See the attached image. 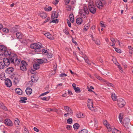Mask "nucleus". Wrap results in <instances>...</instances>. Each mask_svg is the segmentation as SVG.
Segmentation results:
<instances>
[{
    "instance_id": "51",
    "label": "nucleus",
    "mask_w": 133,
    "mask_h": 133,
    "mask_svg": "<svg viewBox=\"0 0 133 133\" xmlns=\"http://www.w3.org/2000/svg\"><path fill=\"white\" fill-rule=\"evenodd\" d=\"M1 108L5 111H8V110L7 108L5 106L4 104Z\"/></svg>"
},
{
    "instance_id": "52",
    "label": "nucleus",
    "mask_w": 133,
    "mask_h": 133,
    "mask_svg": "<svg viewBox=\"0 0 133 133\" xmlns=\"http://www.w3.org/2000/svg\"><path fill=\"white\" fill-rule=\"evenodd\" d=\"M103 124L104 125H105L106 127H107L108 123L107 120H104L103 121Z\"/></svg>"
},
{
    "instance_id": "32",
    "label": "nucleus",
    "mask_w": 133,
    "mask_h": 133,
    "mask_svg": "<svg viewBox=\"0 0 133 133\" xmlns=\"http://www.w3.org/2000/svg\"><path fill=\"white\" fill-rule=\"evenodd\" d=\"M20 68L23 71H25L26 70V65H21Z\"/></svg>"
},
{
    "instance_id": "1",
    "label": "nucleus",
    "mask_w": 133,
    "mask_h": 133,
    "mask_svg": "<svg viewBox=\"0 0 133 133\" xmlns=\"http://www.w3.org/2000/svg\"><path fill=\"white\" fill-rule=\"evenodd\" d=\"M17 57L16 54L12 53L8 57H6L3 59L4 63L6 66H8L10 64L14 63V61Z\"/></svg>"
},
{
    "instance_id": "27",
    "label": "nucleus",
    "mask_w": 133,
    "mask_h": 133,
    "mask_svg": "<svg viewBox=\"0 0 133 133\" xmlns=\"http://www.w3.org/2000/svg\"><path fill=\"white\" fill-rule=\"evenodd\" d=\"M76 21L77 24H81L82 22V19L81 18H77L76 19Z\"/></svg>"
},
{
    "instance_id": "63",
    "label": "nucleus",
    "mask_w": 133,
    "mask_h": 133,
    "mask_svg": "<svg viewBox=\"0 0 133 133\" xmlns=\"http://www.w3.org/2000/svg\"><path fill=\"white\" fill-rule=\"evenodd\" d=\"M24 133H29L28 130L26 128H25L24 129Z\"/></svg>"
},
{
    "instance_id": "8",
    "label": "nucleus",
    "mask_w": 133,
    "mask_h": 133,
    "mask_svg": "<svg viewBox=\"0 0 133 133\" xmlns=\"http://www.w3.org/2000/svg\"><path fill=\"white\" fill-rule=\"evenodd\" d=\"M117 104L119 107L122 108L125 105V102L124 99L121 98H120L117 100Z\"/></svg>"
},
{
    "instance_id": "30",
    "label": "nucleus",
    "mask_w": 133,
    "mask_h": 133,
    "mask_svg": "<svg viewBox=\"0 0 133 133\" xmlns=\"http://www.w3.org/2000/svg\"><path fill=\"white\" fill-rule=\"evenodd\" d=\"M80 127L79 124L77 123H75L73 125V128L74 130L78 129Z\"/></svg>"
},
{
    "instance_id": "42",
    "label": "nucleus",
    "mask_w": 133,
    "mask_h": 133,
    "mask_svg": "<svg viewBox=\"0 0 133 133\" xmlns=\"http://www.w3.org/2000/svg\"><path fill=\"white\" fill-rule=\"evenodd\" d=\"M63 31L65 33V34L66 35H68L69 34V32L68 31L67 28H65L63 30Z\"/></svg>"
},
{
    "instance_id": "24",
    "label": "nucleus",
    "mask_w": 133,
    "mask_h": 133,
    "mask_svg": "<svg viewBox=\"0 0 133 133\" xmlns=\"http://www.w3.org/2000/svg\"><path fill=\"white\" fill-rule=\"evenodd\" d=\"M111 96L112 99L114 101H116L117 100V98L116 95L114 93L111 94Z\"/></svg>"
},
{
    "instance_id": "20",
    "label": "nucleus",
    "mask_w": 133,
    "mask_h": 133,
    "mask_svg": "<svg viewBox=\"0 0 133 133\" xmlns=\"http://www.w3.org/2000/svg\"><path fill=\"white\" fill-rule=\"evenodd\" d=\"M40 68V65L36 62L34 63V69L36 70H38Z\"/></svg>"
},
{
    "instance_id": "4",
    "label": "nucleus",
    "mask_w": 133,
    "mask_h": 133,
    "mask_svg": "<svg viewBox=\"0 0 133 133\" xmlns=\"http://www.w3.org/2000/svg\"><path fill=\"white\" fill-rule=\"evenodd\" d=\"M130 122V119L128 118H124L123 121L122 122V124H123L126 128L128 129L131 124Z\"/></svg>"
},
{
    "instance_id": "21",
    "label": "nucleus",
    "mask_w": 133,
    "mask_h": 133,
    "mask_svg": "<svg viewBox=\"0 0 133 133\" xmlns=\"http://www.w3.org/2000/svg\"><path fill=\"white\" fill-rule=\"evenodd\" d=\"M6 47L3 45H0V51H2V53H3L4 52L7 50Z\"/></svg>"
},
{
    "instance_id": "54",
    "label": "nucleus",
    "mask_w": 133,
    "mask_h": 133,
    "mask_svg": "<svg viewBox=\"0 0 133 133\" xmlns=\"http://www.w3.org/2000/svg\"><path fill=\"white\" fill-rule=\"evenodd\" d=\"M67 76V74H65V73H63L61 74L59 76L62 77H66Z\"/></svg>"
},
{
    "instance_id": "6",
    "label": "nucleus",
    "mask_w": 133,
    "mask_h": 133,
    "mask_svg": "<svg viewBox=\"0 0 133 133\" xmlns=\"http://www.w3.org/2000/svg\"><path fill=\"white\" fill-rule=\"evenodd\" d=\"M93 101L91 99H88V100L87 107L89 109L92 111H94L95 109L93 106Z\"/></svg>"
},
{
    "instance_id": "64",
    "label": "nucleus",
    "mask_w": 133,
    "mask_h": 133,
    "mask_svg": "<svg viewBox=\"0 0 133 133\" xmlns=\"http://www.w3.org/2000/svg\"><path fill=\"white\" fill-rule=\"evenodd\" d=\"M50 19V18L49 17H48L47 18V19H46L43 22V23H45L48 21Z\"/></svg>"
},
{
    "instance_id": "9",
    "label": "nucleus",
    "mask_w": 133,
    "mask_h": 133,
    "mask_svg": "<svg viewBox=\"0 0 133 133\" xmlns=\"http://www.w3.org/2000/svg\"><path fill=\"white\" fill-rule=\"evenodd\" d=\"M43 59H44V60L41 59L34 58V61L35 62V61L36 60V62L39 65L47 62V60L45 58Z\"/></svg>"
},
{
    "instance_id": "50",
    "label": "nucleus",
    "mask_w": 133,
    "mask_h": 133,
    "mask_svg": "<svg viewBox=\"0 0 133 133\" xmlns=\"http://www.w3.org/2000/svg\"><path fill=\"white\" fill-rule=\"evenodd\" d=\"M89 26L87 24H85L84 28V29L86 31L87 30L89 29Z\"/></svg>"
},
{
    "instance_id": "47",
    "label": "nucleus",
    "mask_w": 133,
    "mask_h": 133,
    "mask_svg": "<svg viewBox=\"0 0 133 133\" xmlns=\"http://www.w3.org/2000/svg\"><path fill=\"white\" fill-rule=\"evenodd\" d=\"M95 42V43L97 45H99L100 44V42L99 40L98 39H97L95 41L93 40Z\"/></svg>"
},
{
    "instance_id": "2",
    "label": "nucleus",
    "mask_w": 133,
    "mask_h": 133,
    "mask_svg": "<svg viewBox=\"0 0 133 133\" xmlns=\"http://www.w3.org/2000/svg\"><path fill=\"white\" fill-rule=\"evenodd\" d=\"M79 13L81 17L83 18H84L86 17V14H89V11L87 7L84 6L83 7L82 9L79 10Z\"/></svg>"
},
{
    "instance_id": "60",
    "label": "nucleus",
    "mask_w": 133,
    "mask_h": 133,
    "mask_svg": "<svg viewBox=\"0 0 133 133\" xmlns=\"http://www.w3.org/2000/svg\"><path fill=\"white\" fill-rule=\"evenodd\" d=\"M3 31L4 32H9V30L7 28H3Z\"/></svg>"
},
{
    "instance_id": "43",
    "label": "nucleus",
    "mask_w": 133,
    "mask_h": 133,
    "mask_svg": "<svg viewBox=\"0 0 133 133\" xmlns=\"http://www.w3.org/2000/svg\"><path fill=\"white\" fill-rule=\"evenodd\" d=\"M67 122L68 123L70 124L72 122V119L71 118H69L67 120Z\"/></svg>"
},
{
    "instance_id": "62",
    "label": "nucleus",
    "mask_w": 133,
    "mask_h": 133,
    "mask_svg": "<svg viewBox=\"0 0 133 133\" xmlns=\"http://www.w3.org/2000/svg\"><path fill=\"white\" fill-rule=\"evenodd\" d=\"M42 54H45L46 53H47V52H48L47 51V50H46L44 49H42Z\"/></svg>"
},
{
    "instance_id": "44",
    "label": "nucleus",
    "mask_w": 133,
    "mask_h": 133,
    "mask_svg": "<svg viewBox=\"0 0 133 133\" xmlns=\"http://www.w3.org/2000/svg\"><path fill=\"white\" fill-rule=\"evenodd\" d=\"M74 90L75 91V92L77 93H79L81 91L80 88L78 87H77Z\"/></svg>"
},
{
    "instance_id": "13",
    "label": "nucleus",
    "mask_w": 133,
    "mask_h": 133,
    "mask_svg": "<svg viewBox=\"0 0 133 133\" xmlns=\"http://www.w3.org/2000/svg\"><path fill=\"white\" fill-rule=\"evenodd\" d=\"M4 123L7 125L12 126L13 125V124L12 122L9 119H6L4 120Z\"/></svg>"
},
{
    "instance_id": "61",
    "label": "nucleus",
    "mask_w": 133,
    "mask_h": 133,
    "mask_svg": "<svg viewBox=\"0 0 133 133\" xmlns=\"http://www.w3.org/2000/svg\"><path fill=\"white\" fill-rule=\"evenodd\" d=\"M67 23L68 26L69 27H71V24L70 21L68 19H67Z\"/></svg>"
},
{
    "instance_id": "53",
    "label": "nucleus",
    "mask_w": 133,
    "mask_h": 133,
    "mask_svg": "<svg viewBox=\"0 0 133 133\" xmlns=\"http://www.w3.org/2000/svg\"><path fill=\"white\" fill-rule=\"evenodd\" d=\"M67 9V10L68 11H70L71 10V7L70 5H68L66 7Z\"/></svg>"
},
{
    "instance_id": "11",
    "label": "nucleus",
    "mask_w": 133,
    "mask_h": 133,
    "mask_svg": "<svg viewBox=\"0 0 133 133\" xmlns=\"http://www.w3.org/2000/svg\"><path fill=\"white\" fill-rule=\"evenodd\" d=\"M5 83L6 86L8 87H10L12 85L11 81L8 78H7L5 80Z\"/></svg>"
},
{
    "instance_id": "15",
    "label": "nucleus",
    "mask_w": 133,
    "mask_h": 133,
    "mask_svg": "<svg viewBox=\"0 0 133 133\" xmlns=\"http://www.w3.org/2000/svg\"><path fill=\"white\" fill-rule=\"evenodd\" d=\"M21 60L20 59H18L17 57V58H16V59H15V61H14V63L12 64H14L15 66L18 65L21 63Z\"/></svg>"
},
{
    "instance_id": "56",
    "label": "nucleus",
    "mask_w": 133,
    "mask_h": 133,
    "mask_svg": "<svg viewBox=\"0 0 133 133\" xmlns=\"http://www.w3.org/2000/svg\"><path fill=\"white\" fill-rule=\"evenodd\" d=\"M72 127L71 126L69 125H68L67 126V127H66V128L68 130H70L72 128Z\"/></svg>"
},
{
    "instance_id": "39",
    "label": "nucleus",
    "mask_w": 133,
    "mask_h": 133,
    "mask_svg": "<svg viewBox=\"0 0 133 133\" xmlns=\"http://www.w3.org/2000/svg\"><path fill=\"white\" fill-rule=\"evenodd\" d=\"M111 130L112 131V133H115V131L118 132H119L120 133H121V132L119 131L117 129H116L115 128H113L111 129ZM111 131V130H110Z\"/></svg>"
},
{
    "instance_id": "57",
    "label": "nucleus",
    "mask_w": 133,
    "mask_h": 133,
    "mask_svg": "<svg viewBox=\"0 0 133 133\" xmlns=\"http://www.w3.org/2000/svg\"><path fill=\"white\" fill-rule=\"evenodd\" d=\"M49 92H50L49 91H47L46 92H45L41 94L40 96H44V95H45L47 94L48 93H49Z\"/></svg>"
},
{
    "instance_id": "35",
    "label": "nucleus",
    "mask_w": 133,
    "mask_h": 133,
    "mask_svg": "<svg viewBox=\"0 0 133 133\" xmlns=\"http://www.w3.org/2000/svg\"><path fill=\"white\" fill-rule=\"evenodd\" d=\"M52 7L51 6H49L48 8H44V10L46 11H49L52 10Z\"/></svg>"
},
{
    "instance_id": "17",
    "label": "nucleus",
    "mask_w": 133,
    "mask_h": 133,
    "mask_svg": "<svg viewBox=\"0 0 133 133\" xmlns=\"http://www.w3.org/2000/svg\"><path fill=\"white\" fill-rule=\"evenodd\" d=\"M44 34L46 37L50 39H53L54 38L49 32H46Z\"/></svg>"
},
{
    "instance_id": "26",
    "label": "nucleus",
    "mask_w": 133,
    "mask_h": 133,
    "mask_svg": "<svg viewBox=\"0 0 133 133\" xmlns=\"http://www.w3.org/2000/svg\"><path fill=\"white\" fill-rule=\"evenodd\" d=\"M40 17L43 19L47 17L46 13L43 12L40 13Z\"/></svg>"
},
{
    "instance_id": "46",
    "label": "nucleus",
    "mask_w": 133,
    "mask_h": 133,
    "mask_svg": "<svg viewBox=\"0 0 133 133\" xmlns=\"http://www.w3.org/2000/svg\"><path fill=\"white\" fill-rule=\"evenodd\" d=\"M88 90L90 92H91L93 90H92V89H94V88L92 86H91L90 88L89 87H87Z\"/></svg>"
},
{
    "instance_id": "22",
    "label": "nucleus",
    "mask_w": 133,
    "mask_h": 133,
    "mask_svg": "<svg viewBox=\"0 0 133 133\" xmlns=\"http://www.w3.org/2000/svg\"><path fill=\"white\" fill-rule=\"evenodd\" d=\"M32 89L30 88H27L25 90V92L27 95H30L32 92Z\"/></svg>"
},
{
    "instance_id": "55",
    "label": "nucleus",
    "mask_w": 133,
    "mask_h": 133,
    "mask_svg": "<svg viewBox=\"0 0 133 133\" xmlns=\"http://www.w3.org/2000/svg\"><path fill=\"white\" fill-rule=\"evenodd\" d=\"M107 85L108 86L113 87L114 86V85L113 84L111 83H110L109 82H107Z\"/></svg>"
},
{
    "instance_id": "14",
    "label": "nucleus",
    "mask_w": 133,
    "mask_h": 133,
    "mask_svg": "<svg viewBox=\"0 0 133 133\" xmlns=\"http://www.w3.org/2000/svg\"><path fill=\"white\" fill-rule=\"evenodd\" d=\"M56 12L55 11H53L52 12V15L51 18L52 19H54L55 18H57L58 16V13H57L56 14Z\"/></svg>"
},
{
    "instance_id": "18",
    "label": "nucleus",
    "mask_w": 133,
    "mask_h": 133,
    "mask_svg": "<svg viewBox=\"0 0 133 133\" xmlns=\"http://www.w3.org/2000/svg\"><path fill=\"white\" fill-rule=\"evenodd\" d=\"M15 91L16 94L20 95H22L23 93V91L19 88H16L15 89Z\"/></svg>"
},
{
    "instance_id": "25",
    "label": "nucleus",
    "mask_w": 133,
    "mask_h": 133,
    "mask_svg": "<svg viewBox=\"0 0 133 133\" xmlns=\"http://www.w3.org/2000/svg\"><path fill=\"white\" fill-rule=\"evenodd\" d=\"M123 117V113H120L119 116L118 118L121 124H122V120Z\"/></svg>"
},
{
    "instance_id": "3",
    "label": "nucleus",
    "mask_w": 133,
    "mask_h": 133,
    "mask_svg": "<svg viewBox=\"0 0 133 133\" xmlns=\"http://www.w3.org/2000/svg\"><path fill=\"white\" fill-rule=\"evenodd\" d=\"M42 47V44L41 43L38 42L37 43H34V51L37 52L41 51L40 49Z\"/></svg>"
},
{
    "instance_id": "5",
    "label": "nucleus",
    "mask_w": 133,
    "mask_h": 133,
    "mask_svg": "<svg viewBox=\"0 0 133 133\" xmlns=\"http://www.w3.org/2000/svg\"><path fill=\"white\" fill-rule=\"evenodd\" d=\"M89 9L90 11L92 14H94L96 11V7L95 5L91 4L88 5Z\"/></svg>"
},
{
    "instance_id": "37",
    "label": "nucleus",
    "mask_w": 133,
    "mask_h": 133,
    "mask_svg": "<svg viewBox=\"0 0 133 133\" xmlns=\"http://www.w3.org/2000/svg\"><path fill=\"white\" fill-rule=\"evenodd\" d=\"M5 77L3 74H1L0 75V79L1 80H4L5 79Z\"/></svg>"
},
{
    "instance_id": "31",
    "label": "nucleus",
    "mask_w": 133,
    "mask_h": 133,
    "mask_svg": "<svg viewBox=\"0 0 133 133\" xmlns=\"http://www.w3.org/2000/svg\"><path fill=\"white\" fill-rule=\"evenodd\" d=\"M76 116L78 118H82L84 117L83 114L81 112L77 114Z\"/></svg>"
},
{
    "instance_id": "7",
    "label": "nucleus",
    "mask_w": 133,
    "mask_h": 133,
    "mask_svg": "<svg viewBox=\"0 0 133 133\" xmlns=\"http://www.w3.org/2000/svg\"><path fill=\"white\" fill-rule=\"evenodd\" d=\"M12 77L13 76L14 77V83L15 85H17L19 83V79L20 78V76L18 75H15L13 74V75L11 76Z\"/></svg>"
},
{
    "instance_id": "41",
    "label": "nucleus",
    "mask_w": 133,
    "mask_h": 133,
    "mask_svg": "<svg viewBox=\"0 0 133 133\" xmlns=\"http://www.w3.org/2000/svg\"><path fill=\"white\" fill-rule=\"evenodd\" d=\"M46 55H47V56L49 58H51L53 56V55L50 53H49L47 52V53L46 54Z\"/></svg>"
},
{
    "instance_id": "38",
    "label": "nucleus",
    "mask_w": 133,
    "mask_h": 133,
    "mask_svg": "<svg viewBox=\"0 0 133 133\" xmlns=\"http://www.w3.org/2000/svg\"><path fill=\"white\" fill-rule=\"evenodd\" d=\"M78 133H88V131L86 129H84L81 130Z\"/></svg>"
},
{
    "instance_id": "49",
    "label": "nucleus",
    "mask_w": 133,
    "mask_h": 133,
    "mask_svg": "<svg viewBox=\"0 0 133 133\" xmlns=\"http://www.w3.org/2000/svg\"><path fill=\"white\" fill-rule=\"evenodd\" d=\"M21 65H27V64L26 62L24 61L23 60L21 61Z\"/></svg>"
},
{
    "instance_id": "59",
    "label": "nucleus",
    "mask_w": 133,
    "mask_h": 133,
    "mask_svg": "<svg viewBox=\"0 0 133 133\" xmlns=\"http://www.w3.org/2000/svg\"><path fill=\"white\" fill-rule=\"evenodd\" d=\"M58 22V21L57 19H56L53 20L51 22H52L54 23H57Z\"/></svg>"
},
{
    "instance_id": "23",
    "label": "nucleus",
    "mask_w": 133,
    "mask_h": 133,
    "mask_svg": "<svg viewBox=\"0 0 133 133\" xmlns=\"http://www.w3.org/2000/svg\"><path fill=\"white\" fill-rule=\"evenodd\" d=\"M20 100L19 102L20 103H25L26 102V100H27V98L25 97H21L20 98Z\"/></svg>"
},
{
    "instance_id": "58",
    "label": "nucleus",
    "mask_w": 133,
    "mask_h": 133,
    "mask_svg": "<svg viewBox=\"0 0 133 133\" xmlns=\"http://www.w3.org/2000/svg\"><path fill=\"white\" fill-rule=\"evenodd\" d=\"M110 40L112 42V44H114V43L116 42L115 39L112 37H111L110 38Z\"/></svg>"
},
{
    "instance_id": "10",
    "label": "nucleus",
    "mask_w": 133,
    "mask_h": 133,
    "mask_svg": "<svg viewBox=\"0 0 133 133\" xmlns=\"http://www.w3.org/2000/svg\"><path fill=\"white\" fill-rule=\"evenodd\" d=\"M95 4L97 8L99 9H102L103 8V4L101 0L96 1L95 2Z\"/></svg>"
},
{
    "instance_id": "36",
    "label": "nucleus",
    "mask_w": 133,
    "mask_h": 133,
    "mask_svg": "<svg viewBox=\"0 0 133 133\" xmlns=\"http://www.w3.org/2000/svg\"><path fill=\"white\" fill-rule=\"evenodd\" d=\"M94 126L96 128H97L98 126L97 121L95 118H94Z\"/></svg>"
},
{
    "instance_id": "40",
    "label": "nucleus",
    "mask_w": 133,
    "mask_h": 133,
    "mask_svg": "<svg viewBox=\"0 0 133 133\" xmlns=\"http://www.w3.org/2000/svg\"><path fill=\"white\" fill-rule=\"evenodd\" d=\"M11 32H17L18 31V30L15 27H14L11 29Z\"/></svg>"
},
{
    "instance_id": "45",
    "label": "nucleus",
    "mask_w": 133,
    "mask_h": 133,
    "mask_svg": "<svg viewBox=\"0 0 133 133\" xmlns=\"http://www.w3.org/2000/svg\"><path fill=\"white\" fill-rule=\"evenodd\" d=\"M38 77L37 76H36L35 75H34V82H37L38 80Z\"/></svg>"
},
{
    "instance_id": "33",
    "label": "nucleus",
    "mask_w": 133,
    "mask_h": 133,
    "mask_svg": "<svg viewBox=\"0 0 133 133\" xmlns=\"http://www.w3.org/2000/svg\"><path fill=\"white\" fill-rule=\"evenodd\" d=\"M5 64L4 63V62H0V69H2L4 68L5 66Z\"/></svg>"
},
{
    "instance_id": "28",
    "label": "nucleus",
    "mask_w": 133,
    "mask_h": 133,
    "mask_svg": "<svg viewBox=\"0 0 133 133\" xmlns=\"http://www.w3.org/2000/svg\"><path fill=\"white\" fill-rule=\"evenodd\" d=\"M16 36L17 38L19 39H21L22 38L23 35L20 32H17L16 34Z\"/></svg>"
},
{
    "instance_id": "29",
    "label": "nucleus",
    "mask_w": 133,
    "mask_h": 133,
    "mask_svg": "<svg viewBox=\"0 0 133 133\" xmlns=\"http://www.w3.org/2000/svg\"><path fill=\"white\" fill-rule=\"evenodd\" d=\"M70 20L72 23H73L74 21V16L72 14H70L69 16Z\"/></svg>"
},
{
    "instance_id": "48",
    "label": "nucleus",
    "mask_w": 133,
    "mask_h": 133,
    "mask_svg": "<svg viewBox=\"0 0 133 133\" xmlns=\"http://www.w3.org/2000/svg\"><path fill=\"white\" fill-rule=\"evenodd\" d=\"M114 48H115V51L119 53H121V51L120 49L117 48L115 47H114Z\"/></svg>"
},
{
    "instance_id": "16",
    "label": "nucleus",
    "mask_w": 133,
    "mask_h": 133,
    "mask_svg": "<svg viewBox=\"0 0 133 133\" xmlns=\"http://www.w3.org/2000/svg\"><path fill=\"white\" fill-rule=\"evenodd\" d=\"M3 53L5 56L6 57H8L9 56H10V55L12 54V53L7 49V50Z\"/></svg>"
},
{
    "instance_id": "12",
    "label": "nucleus",
    "mask_w": 133,
    "mask_h": 133,
    "mask_svg": "<svg viewBox=\"0 0 133 133\" xmlns=\"http://www.w3.org/2000/svg\"><path fill=\"white\" fill-rule=\"evenodd\" d=\"M14 69L12 67H9L7 68L5 71V72L7 74H10L12 73L14 71Z\"/></svg>"
},
{
    "instance_id": "34",
    "label": "nucleus",
    "mask_w": 133,
    "mask_h": 133,
    "mask_svg": "<svg viewBox=\"0 0 133 133\" xmlns=\"http://www.w3.org/2000/svg\"><path fill=\"white\" fill-rule=\"evenodd\" d=\"M4 55L3 53L0 52V60L3 59H3L5 58H4Z\"/></svg>"
},
{
    "instance_id": "19",
    "label": "nucleus",
    "mask_w": 133,
    "mask_h": 133,
    "mask_svg": "<svg viewBox=\"0 0 133 133\" xmlns=\"http://www.w3.org/2000/svg\"><path fill=\"white\" fill-rule=\"evenodd\" d=\"M64 108L66 111L70 112L72 115L73 114L72 110L69 107L67 106H64Z\"/></svg>"
}]
</instances>
